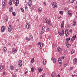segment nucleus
Listing matches in <instances>:
<instances>
[{
	"mask_svg": "<svg viewBox=\"0 0 77 77\" xmlns=\"http://www.w3.org/2000/svg\"><path fill=\"white\" fill-rule=\"evenodd\" d=\"M44 23L46 24H48L49 26H51L52 23L51 21L49 20H48L47 18L45 19L44 21Z\"/></svg>",
	"mask_w": 77,
	"mask_h": 77,
	"instance_id": "1",
	"label": "nucleus"
},
{
	"mask_svg": "<svg viewBox=\"0 0 77 77\" xmlns=\"http://www.w3.org/2000/svg\"><path fill=\"white\" fill-rule=\"evenodd\" d=\"M13 2L15 4V5L16 6H17L19 3V1L18 0H13Z\"/></svg>",
	"mask_w": 77,
	"mask_h": 77,
	"instance_id": "2",
	"label": "nucleus"
},
{
	"mask_svg": "<svg viewBox=\"0 0 77 77\" xmlns=\"http://www.w3.org/2000/svg\"><path fill=\"white\" fill-rule=\"evenodd\" d=\"M57 3L55 2H54L53 3V4H52V6L53 7V8H56L57 7Z\"/></svg>",
	"mask_w": 77,
	"mask_h": 77,
	"instance_id": "3",
	"label": "nucleus"
},
{
	"mask_svg": "<svg viewBox=\"0 0 77 77\" xmlns=\"http://www.w3.org/2000/svg\"><path fill=\"white\" fill-rule=\"evenodd\" d=\"M65 34L66 37H67L69 36V31L68 29H66L65 30Z\"/></svg>",
	"mask_w": 77,
	"mask_h": 77,
	"instance_id": "4",
	"label": "nucleus"
},
{
	"mask_svg": "<svg viewBox=\"0 0 77 77\" xmlns=\"http://www.w3.org/2000/svg\"><path fill=\"white\" fill-rule=\"evenodd\" d=\"M26 26L27 29H29L31 28V25L29 23H26Z\"/></svg>",
	"mask_w": 77,
	"mask_h": 77,
	"instance_id": "5",
	"label": "nucleus"
},
{
	"mask_svg": "<svg viewBox=\"0 0 77 77\" xmlns=\"http://www.w3.org/2000/svg\"><path fill=\"white\" fill-rule=\"evenodd\" d=\"M62 32L61 33V32H58V34L60 36H63L64 34V30H63V29H62Z\"/></svg>",
	"mask_w": 77,
	"mask_h": 77,
	"instance_id": "6",
	"label": "nucleus"
},
{
	"mask_svg": "<svg viewBox=\"0 0 77 77\" xmlns=\"http://www.w3.org/2000/svg\"><path fill=\"white\" fill-rule=\"evenodd\" d=\"M40 45V49H41L42 48V47H43V43H40V42H39L38 43V45Z\"/></svg>",
	"mask_w": 77,
	"mask_h": 77,
	"instance_id": "7",
	"label": "nucleus"
},
{
	"mask_svg": "<svg viewBox=\"0 0 77 77\" xmlns=\"http://www.w3.org/2000/svg\"><path fill=\"white\" fill-rule=\"evenodd\" d=\"M68 17H70L72 15V14L71 11H69L68 12Z\"/></svg>",
	"mask_w": 77,
	"mask_h": 77,
	"instance_id": "8",
	"label": "nucleus"
},
{
	"mask_svg": "<svg viewBox=\"0 0 77 77\" xmlns=\"http://www.w3.org/2000/svg\"><path fill=\"white\" fill-rule=\"evenodd\" d=\"M64 26V21H62L61 24V27L62 29H63Z\"/></svg>",
	"mask_w": 77,
	"mask_h": 77,
	"instance_id": "9",
	"label": "nucleus"
},
{
	"mask_svg": "<svg viewBox=\"0 0 77 77\" xmlns=\"http://www.w3.org/2000/svg\"><path fill=\"white\" fill-rule=\"evenodd\" d=\"M32 0H29L28 2V6L30 7H31L32 5Z\"/></svg>",
	"mask_w": 77,
	"mask_h": 77,
	"instance_id": "10",
	"label": "nucleus"
},
{
	"mask_svg": "<svg viewBox=\"0 0 77 77\" xmlns=\"http://www.w3.org/2000/svg\"><path fill=\"white\" fill-rule=\"evenodd\" d=\"M17 50L16 49H15L14 48L12 49V53L13 54H15L17 52Z\"/></svg>",
	"mask_w": 77,
	"mask_h": 77,
	"instance_id": "11",
	"label": "nucleus"
},
{
	"mask_svg": "<svg viewBox=\"0 0 77 77\" xmlns=\"http://www.w3.org/2000/svg\"><path fill=\"white\" fill-rule=\"evenodd\" d=\"M12 30V28L11 25H9L8 28V31L10 32Z\"/></svg>",
	"mask_w": 77,
	"mask_h": 77,
	"instance_id": "12",
	"label": "nucleus"
},
{
	"mask_svg": "<svg viewBox=\"0 0 77 77\" xmlns=\"http://www.w3.org/2000/svg\"><path fill=\"white\" fill-rule=\"evenodd\" d=\"M12 2L13 0H9L8 3V5L10 6L12 5Z\"/></svg>",
	"mask_w": 77,
	"mask_h": 77,
	"instance_id": "13",
	"label": "nucleus"
},
{
	"mask_svg": "<svg viewBox=\"0 0 77 77\" xmlns=\"http://www.w3.org/2000/svg\"><path fill=\"white\" fill-rule=\"evenodd\" d=\"M9 11L10 12H12L13 11V7L11 6L9 8Z\"/></svg>",
	"mask_w": 77,
	"mask_h": 77,
	"instance_id": "14",
	"label": "nucleus"
},
{
	"mask_svg": "<svg viewBox=\"0 0 77 77\" xmlns=\"http://www.w3.org/2000/svg\"><path fill=\"white\" fill-rule=\"evenodd\" d=\"M62 59V58L61 57L60 58H59L58 60V62L59 63H61L62 61L61 59Z\"/></svg>",
	"mask_w": 77,
	"mask_h": 77,
	"instance_id": "15",
	"label": "nucleus"
},
{
	"mask_svg": "<svg viewBox=\"0 0 77 77\" xmlns=\"http://www.w3.org/2000/svg\"><path fill=\"white\" fill-rule=\"evenodd\" d=\"M52 61H53V63H56V60L55 59H54L53 58H52L51 59Z\"/></svg>",
	"mask_w": 77,
	"mask_h": 77,
	"instance_id": "16",
	"label": "nucleus"
},
{
	"mask_svg": "<svg viewBox=\"0 0 77 77\" xmlns=\"http://www.w3.org/2000/svg\"><path fill=\"white\" fill-rule=\"evenodd\" d=\"M5 27L4 26H2L1 27V31L2 32H4L5 31Z\"/></svg>",
	"mask_w": 77,
	"mask_h": 77,
	"instance_id": "17",
	"label": "nucleus"
},
{
	"mask_svg": "<svg viewBox=\"0 0 77 77\" xmlns=\"http://www.w3.org/2000/svg\"><path fill=\"white\" fill-rule=\"evenodd\" d=\"M77 60L76 58H75L74 59L73 62L74 64H75L76 63Z\"/></svg>",
	"mask_w": 77,
	"mask_h": 77,
	"instance_id": "18",
	"label": "nucleus"
},
{
	"mask_svg": "<svg viewBox=\"0 0 77 77\" xmlns=\"http://www.w3.org/2000/svg\"><path fill=\"white\" fill-rule=\"evenodd\" d=\"M38 12L41 13L42 11V8H39L38 10Z\"/></svg>",
	"mask_w": 77,
	"mask_h": 77,
	"instance_id": "19",
	"label": "nucleus"
},
{
	"mask_svg": "<svg viewBox=\"0 0 77 77\" xmlns=\"http://www.w3.org/2000/svg\"><path fill=\"white\" fill-rule=\"evenodd\" d=\"M4 68V66H0V70H1L3 69Z\"/></svg>",
	"mask_w": 77,
	"mask_h": 77,
	"instance_id": "20",
	"label": "nucleus"
},
{
	"mask_svg": "<svg viewBox=\"0 0 77 77\" xmlns=\"http://www.w3.org/2000/svg\"><path fill=\"white\" fill-rule=\"evenodd\" d=\"M76 37V35H75L74 36H73L72 38H73V40H75Z\"/></svg>",
	"mask_w": 77,
	"mask_h": 77,
	"instance_id": "21",
	"label": "nucleus"
},
{
	"mask_svg": "<svg viewBox=\"0 0 77 77\" xmlns=\"http://www.w3.org/2000/svg\"><path fill=\"white\" fill-rule=\"evenodd\" d=\"M43 64L44 65H45L46 63V60H44L43 61Z\"/></svg>",
	"mask_w": 77,
	"mask_h": 77,
	"instance_id": "22",
	"label": "nucleus"
},
{
	"mask_svg": "<svg viewBox=\"0 0 77 77\" xmlns=\"http://www.w3.org/2000/svg\"><path fill=\"white\" fill-rule=\"evenodd\" d=\"M43 70V69H41L40 68L38 69V71L39 72H41L42 70Z\"/></svg>",
	"mask_w": 77,
	"mask_h": 77,
	"instance_id": "23",
	"label": "nucleus"
},
{
	"mask_svg": "<svg viewBox=\"0 0 77 77\" xmlns=\"http://www.w3.org/2000/svg\"><path fill=\"white\" fill-rule=\"evenodd\" d=\"M34 62V59L33 58H32L31 60V63H33Z\"/></svg>",
	"mask_w": 77,
	"mask_h": 77,
	"instance_id": "24",
	"label": "nucleus"
},
{
	"mask_svg": "<svg viewBox=\"0 0 77 77\" xmlns=\"http://www.w3.org/2000/svg\"><path fill=\"white\" fill-rule=\"evenodd\" d=\"M44 32H45L44 30V29H42V30L40 33L41 35L43 33H44Z\"/></svg>",
	"mask_w": 77,
	"mask_h": 77,
	"instance_id": "25",
	"label": "nucleus"
},
{
	"mask_svg": "<svg viewBox=\"0 0 77 77\" xmlns=\"http://www.w3.org/2000/svg\"><path fill=\"white\" fill-rule=\"evenodd\" d=\"M33 38V37L32 35H30V36L29 37L30 40H32Z\"/></svg>",
	"mask_w": 77,
	"mask_h": 77,
	"instance_id": "26",
	"label": "nucleus"
},
{
	"mask_svg": "<svg viewBox=\"0 0 77 77\" xmlns=\"http://www.w3.org/2000/svg\"><path fill=\"white\" fill-rule=\"evenodd\" d=\"M60 50H61L60 48V47H58L57 48V50H58V52H60Z\"/></svg>",
	"mask_w": 77,
	"mask_h": 77,
	"instance_id": "27",
	"label": "nucleus"
},
{
	"mask_svg": "<svg viewBox=\"0 0 77 77\" xmlns=\"http://www.w3.org/2000/svg\"><path fill=\"white\" fill-rule=\"evenodd\" d=\"M5 6V2H2V7H4Z\"/></svg>",
	"mask_w": 77,
	"mask_h": 77,
	"instance_id": "28",
	"label": "nucleus"
},
{
	"mask_svg": "<svg viewBox=\"0 0 77 77\" xmlns=\"http://www.w3.org/2000/svg\"><path fill=\"white\" fill-rule=\"evenodd\" d=\"M25 9L26 11H28V7L27 6L25 8Z\"/></svg>",
	"mask_w": 77,
	"mask_h": 77,
	"instance_id": "29",
	"label": "nucleus"
},
{
	"mask_svg": "<svg viewBox=\"0 0 77 77\" xmlns=\"http://www.w3.org/2000/svg\"><path fill=\"white\" fill-rule=\"evenodd\" d=\"M59 13H60V14H63V11H60Z\"/></svg>",
	"mask_w": 77,
	"mask_h": 77,
	"instance_id": "30",
	"label": "nucleus"
},
{
	"mask_svg": "<svg viewBox=\"0 0 77 77\" xmlns=\"http://www.w3.org/2000/svg\"><path fill=\"white\" fill-rule=\"evenodd\" d=\"M10 68H11V70H14V67H13V66H10Z\"/></svg>",
	"mask_w": 77,
	"mask_h": 77,
	"instance_id": "31",
	"label": "nucleus"
},
{
	"mask_svg": "<svg viewBox=\"0 0 77 77\" xmlns=\"http://www.w3.org/2000/svg\"><path fill=\"white\" fill-rule=\"evenodd\" d=\"M18 63L19 64H22V61L21 60H19Z\"/></svg>",
	"mask_w": 77,
	"mask_h": 77,
	"instance_id": "32",
	"label": "nucleus"
},
{
	"mask_svg": "<svg viewBox=\"0 0 77 77\" xmlns=\"http://www.w3.org/2000/svg\"><path fill=\"white\" fill-rule=\"evenodd\" d=\"M7 50L6 48L4 47L3 48L4 52H5Z\"/></svg>",
	"mask_w": 77,
	"mask_h": 77,
	"instance_id": "33",
	"label": "nucleus"
},
{
	"mask_svg": "<svg viewBox=\"0 0 77 77\" xmlns=\"http://www.w3.org/2000/svg\"><path fill=\"white\" fill-rule=\"evenodd\" d=\"M12 14L13 16H15V13L14 12H13L12 13Z\"/></svg>",
	"mask_w": 77,
	"mask_h": 77,
	"instance_id": "34",
	"label": "nucleus"
},
{
	"mask_svg": "<svg viewBox=\"0 0 77 77\" xmlns=\"http://www.w3.org/2000/svg\"><path fill=\"white\" fill-rule=\"evenodd\" d=\"M70 3H73L74 1V0H69Z\"/></svg>",
	"mask_w": 77,
	"mask_h": 77,
	"instance_id": "35",
	"label": "nucleus"
},
{
	"mask_svg": "<svg viewBox=\"0 0 77 77\" xmlns=\"http://www.w3.org/2000/svg\"><path fill=\"white\" fill-rule=\"evenodd\" d=\"M54 75V72H52L51 74L52 77H53Z\"/></svg>",
	"mask_w": 77,
	"mask_h": 77,
	"instance_id": "36",
	"label": "nucleus"
},
{
	"mask_svg": "<svg viewBox=\"0 0 77 77\" xmlns=\"http://www.w3.org/2000/svg\"><path fill=\"white\" fill-rule=\"evenodd\" d=\"M20 10L22 12H23L24 11V9L23 8H20Z\"/></svg>",
	"mask_w": 77,
	"mask_h": 77,
	"instance_id": "37",
	"label": "nucleus"
},
{
	"mask_svg": "<svg viewBox=\"0 0 77 77\" xmlns=\"http://www.w3.org/2000/svg\"><path fill=\"white\" fill-rule=\"evenodd\" d=\"M46 31L47 32H48L49 31V28H47L46 29Z\"/></svg>",
	"mask_w": 77,
	"mask_h": 77,
	"instance_id": "38",
	"label": "nucleus"
},
{
	"mask_svg": "<svg viewBox=\"0 0 77 77\" xmlns=\"http://www.w3.org/2000/svg\"><path fill=\"white\" fill-rule=\"evenodd\" d=\"M22 65V64H21V63H18V66L20 67H21Z\"/></svg>",
	"mask_w": 77,
	"mask_h": 77,
	"instance_id": "39",
	"label": "nucleus"
},
{
	"mask_svg": "<svg viewBox=\"0 0 77 77\" xmlns=\"http://www.w3.org/2000/svg\"><path fill=\"white\" fill-rule=\"evenodd\" d=\"M26 39L28 41H29L30 40V39H29V38L28 37H26Z\"/></svg>",
	"mask_w": 77,
	"mask_h": 77,
	"instance_id": "40",
	"label": "nucleus"
},
{
	"mask_svg": "<svg viewBox=\"0 0 77 77\" xmlns=\"http://www.w3.org/2000/svg\"><path fill=\"white\" fill-rule=\"evenodd\" d=\"M8 20V19H6L5 20V23H7Z\"/></svg>",
	"mask_w": 77,
	"mask_h": 77,
	"instance_id": "41",
	"label": "nucleus"
},
{
	"mask_svg": "<svg viewBox=\"0 0 77 77\" xmlns=\"http://www.w3.org/2000/svg\"><path fill=\"white\" fill-rule=\"evenodd\" d=\"M55 47V45L54 44H53L52 45V48H54Z\"/></svg>",
	"mask_w": 77,
	"mask_h": 77,
	"instance_id": "42",
	"label": "nucleus"
},
{
	"mask_svg": "<svg viewBox=\"0 0 77 77\" xmlns=\"http://www.w3.org/2000/svg\"><path fill=\"white\" fill-rule=\"evenodd\" d=\"M31 72H32L34 71V70H33V68H31Z\"/></svg>",
	"mask_w": 77,
	"mask_h": 77,
	"instance_id": "43",
	"label": "nucleus"
},
{
	"mask_svg": "<svg viewBox=\"0 0 77 77\" xmlns=\"http://www.w3.org/2000/svg\"><path fill=\"white\" fill-rule=\"evenodd\" d=\"M73 69V68L72 67H70V68H69V70H72Z\"/></svg>",
	"mask_w": 77,
	"mask_h": 77,
	"instance_id": "44",
	"label": "nucleus"
},
{
	"mask_svg": "<svg viewBox=\"0 0 77 77\" xmlns=\"http://www.w3.org/2000/svg\"><path fill=\"white\" fill-rule=\"evenodd\" d=\"M76 23L75 22H73V23H72V25L73 26H75V25L76 24Z\"/></svg>",
	"mask_w": 77,
	"mask_h": 77,
	"instance_id": "45",
	"label": "nucleus"
},
{
	"mask_svg": "<svg viewBox=\"0 0 77 77\" xmlns=\"http://www.w3.org/2000/svg\"><path fill=\"white\" fill-rule=\"evenodd\" d=\"M69 32L71 33L72 32V31L71 29H69Z\"/></svg>",
	"mask_w": 77,
	"mask_h": 77,
	"instance_id": "46",
	"label": "nucleus"
},
{
	"mask_svg": "<svg viewBox=\"0 0 77 77\" xmlns=\"http://www.w3.org/2000/svg\"><path fill=\"white\" fill-rule=\"evenodd\" d=\"M44 4L45 6H46L47 3L46 2H44Z\"/></svg>",
	"mask_w": 77,
	"mask_h": 77,
	"instance_id": "47",
	"label": "nucleus"
},
{
	"mask_svg": "<svg viewBox=\"0 0 77 77\" xmlns=\"http://www.w3.org/2000/svg\"><path fill=\"white\" fill-rule=\"evenodd\" d=\"M45 73H44L42 75V77H45Z\"/></svg>",
	"mask_w": 77,
	"mask_h": 77,
	"instance_id": "48",
	"label": "nucleus"
},
{
	"mask_svg": "<svg viewBox=\"0 0 77 77\" xmlns=\"http://www.w3.org/2000/svg\"><path fill=\"white\" fill-rule=\"evenodd\" d=\"M45 26H42V29H45Z\"/></svg>",
	"mask_w": 77,
	"mask_h": 77,
	"instance_id": "49",
	"label": "nucleus"
},
{
	"mask_svg": "<svg viewBox=\"0 0 77 77\" xmlns=\"http://www.w3.org/2000/svg\"><path fill=\"white\" fill-rule=\"evenodd\" d=\"M66 66H67V64H65L64 65V67H66Z\"/></svg>",
	"mask_w": 77,
	"mask_h": 77,
	"instance_id": "50",
	"label": "nucleus"
},
{
	"mask_svg": "<svg viewBox=\"0 0 77 77\" xmlns=\"http://www.w3.org/2000/svg\"><path fill=\"white\" fill-rule=\"evenodd\" d=\"M71 53L72 54H74V51H71Z\"/></svg>",
	"mask_w": 77,
	"mask_h": 77,
	"instance_id": "51",
	"label": "nucleus"
},
{
	"mask_svg": "<svg viewBox=\"0 0 77 77\" xmlns=\"http://www.w3.org/2000/svg\"><path fill=\"white\" fill-rule=\"evenodd\" d=\"M3 3H5V2H6V0H3Z\"/></svg>",
	"mask_w": 77,
	"mask_h": 77,
	"instance_id": "52",
	"label": "nucleus"
},
{
	"mask_svg": "<svg viewBox=\"0 0 77 77\" xmlns=\"http://www.w3.org/2000/svg\"><path fill=\"white\" fill-rule=\"evenodd\" d=\"M48 39L49 40H50L51 39V36H48Z\"/></svg>",
	"mask_w": 77,
	"mask_h": 77,
	"instance_id": "53",
	"label": "nucleus"
},
{
	"mask_svg": "<svg viewBox=\"0 0 77 77\" xmlns=\"http://www.w3.org/2000/svg\"><path fill=\"white\" fill-rule=\"evenodd\" d=\"M69 10V8H65V10L66 11H67V10Z\"/></svg>",
	"mask_w": 77,
	"mask_h": 77,
	"instance_id": "54",
	"label": "nucleus"
},
{
	"mask_svg": "<svg viewBox=\"0 0 77 77\" xmlns=\"http://www.w3.org/2000/svg\"><path fill=\"white\" fill-rule=\"evenodd\" d=\"M66 41L67 42H68L69 41V39H66Z\"/></svg>",
	"mask_w": 77,
	"mask_h": 77,
	"instance_id": "55",
	"label": "nucleus"
},
{
	"mask_svg": "<svg viewBox=\"0 0 77 77\" xmlns=\"http://www.w3.org/2000/svg\"><path fill=\"white\" fill-rule=\"evenodd\" d=\"M5 72H3V75H5Z\"/></svg>",
	"mask_w": 77,
	"mask_h": 77,
	"instance_id": "56",
	"label": "nucleus"
},
{
	"mask_svg": "<svg viewBox=\"0 0 77 77\" xmlns=\"http://www.w3.org/2000/svg\"><path fill=\"white\" fill-rule=\"evenodd\" d=\"M60 77V75H57V77Z\"/></svg>",
	"mask_w": 77,
	"mask_h": 77,
	"instance_id": "57",
	"label": "nucleus"
},
{
	"mask_svg": "<svg viewBox=\"0 0 77 77\" xmlns=\"http://www.w3.org/2000/svg\"><path fill=\"white\" fill-rule=\"evenodd\" d=\"M73 40V39H71V42H72Z\"/></svg>",
	"mask_w": 77,
	"mask_h": 77,
	"instance_id": "58",
	"label": "nucleus"
},
{
	"mask_svg": "<svg viewBox=\"0 0 77 77\" xmlns=\"http://www.w3.org/2000/svg\"><path fill=\"white\" fill-rule=\"evenodd\" d=\"M27 73V72H25V74H26V73Z\"/></svg>",
	"mask_w": 77,
	"mask_h": 77,
	"instance_id": "59",
	"label": "nucleus"
},
{
	"mask_svg": "<svg viewBox=\"0 0 77 77\" xmlns=\"http://www.w3.org/2000/svg\"><path fill=\"white\" fill-rule=\"evenodd\" d=\"M62 59H64V57H62Z\"/></svg>",
	"mask_w": 77,
	"mask_h": 77,
	"instance_id": "60",
	"label": "nucleus"
},
{
	"mask_svg": "<svg viewBox=\"0 0 77 77\" xmlns=\"http://www.w3.org/2000/svg\"><path fill=\"white\" fill-rule=\"evenodd\" d=\"M75 8H77V5L76 6Z\"/></svg>",
	"mask_w": 77,
	"mask_h": 77,
	"instance_id": "61",
	"label": "nucleus"
},
{
	"mask_svg": "<svg viewBox=\"0 0 77 77\" xmlns=\"http://www.w3.org/2000/svg\"><path fill=\"white\" fill-rule=\"evenodd\" d=\"M68 40H71V38H68Z\"/></svg>",
	"mask_w": 77,
	"mask_h": 77,
	"instance_id": "62",
	"label": "nucleus"
},
{
	"mask_svg": "<svg viewBox=\"0 0 77 77\" xmlns=\"http://www.w3.org/2000/svg\"><path fill=\"white\" fill-rule=\"evenodd\" d=\"M40 39H42V37H40Z\"/></svg>",
	"mask_w": 77,
	"mask_h": 77,
	"instance_id": "63",
	"label": "nucleus"
},
{
	"mask_svg": "<svg viewBox=\"0 0 77 77\" xmlns=\"http://www.w3.org/2000/svg\"><path fill=\"white\" fill-rule=\"evenodd\" d=\"M16 70V71H18V69H17Z\"/></svg>",
	"mask_w": 77,
	"mask_h": 77,
	"instance_id": "64",
	"label": "nucleus"
}]
</instances>
